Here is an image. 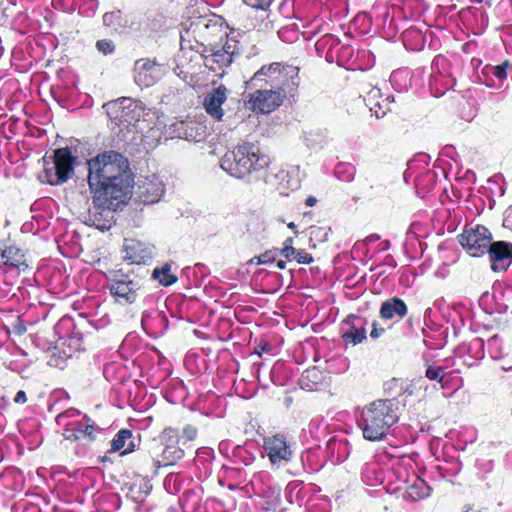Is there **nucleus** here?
<instances>
[{
  "label": "nucleus",
  "instance_id": "680f3d73",
  "mask_svg": "<svg viewBox=\"0 0 512 512\" xmlns=\"http://www.w3.org/2000/svg\"><path fill=\"white\" fill-rule=\"evenodd\" d=\"M504 222L507 225L512 226V206L506 210Z\"/></svg>",
  "mask_w": 512,
  "mask_h": 512
},
{
  "label": "nucleus",
  "instance_id": "a878e982",
  "mask_svg": "<svg viewBox=\"0 0 512 512\" xmlns=\"http://www.w3.org/2000/svg\"><path fill=\"white\" fill-rule=\"evenodd\" d=\"M3 264L8 269H18L19 271L28 268L25 253L18 247L10 245L1 250Z\"/></svg>",
  "mask_w": 512,
  "mask_h": 512
},
{
  "label": "nucleus",
  "instance_id": "a19ab883",
  "mask_svg": "<svg viewBox=\"0 0 512 512\" xmlns=\"http://www.w3.org/2000/svg\"><path fill=\"white\" fill-rule=\"evenodd\" d=\"M304 139L309 146L321 145L325 142L326 136L320 130L305 132Z\"/></svg>",
  "mask_w": 512,
  "mask_h": 512
},
{
  "label": "nucleus",
  "instance_id": "2f4dec72",
  "mask_svg": "<svg viewBox=\"0 0 512 512\" xmlns=\"http://www.w3.org/2000/svg\"><path fill=\"white\" fill-rule=\"evenodd\" d=\"M182 486V478L179 474L170 473L164 479V488L170 494H176Z\"/></svg>",
  "mask_w": 512,
  "mask_h": 512
},
{
  "label": "nucleus",
  "instance_id": "423d86ee",
  "mask_svg": "<svg viewBox=\"0 0 512 512\" xmlns=\"http://www.w3.org/2000/svg\"><path fill=\"white\" fill-rule=\"evenodd\" d=\"M263 450L272 468L279 469L287 465L292 457L291 443L283 434H274L263 439Z\"/></svg>",
  "mask_w": 512,
  "mask_h": 512
},
{
  "label": "nucleus",
  "instance_id": "37998d69",
  "mask_svg": "<svg viewBox=\"0 0 512 512\" xmlns=\"http://www.w3.org/2000/svg\"><path fill=\"white\" fill-rule=\"evenodd\" d=\"M511 66L509 61H504L500 65L490 67L488 73L492 74L499 81H503L507 78V69Z\"/></svg>",
  "mask_w": 512,
  "mask_h": 512
},
{
  "label": "nucleus",
  "instance_id": "f8f14e48",
  "mask_svg": "<svg viewBox=\"0 0 512 512\" xmlns=\"http://www.w3.org/2000/svg\"><path fill=\"white\" fill-rule=\"evenodd\" d=\"M284 98V93L281 91H276L274 88L263 89L260 87L250 96L248 103L255 112L270 113L282 104Z\"/></svg>",
  "mask_w": 512,
  "mask_h": 512
},
{
  "label": "nucleus",
  "instance_id": "9d476101",
  "mask_svg": "<svg viewBox=\"0 0 512 512\" xmlns=\"http://www.w3.org/2000/svg\"><path fill=\"white\" fill-rule=\"evenodd\" d=\"M160 443L163 446L160 458L155 463L164 466L174 465L183 458L184 450L179 447V433L177 429L165 428L159 436Z\"/></svg>",
  "mask_w": 512,
  "mask_h": 512
},
{
  "label": "nucleus",
  "instance_id": "ea45409f",
  "mask_svg": "<svg viewBox=\"0 0 512 512\" xmlns=\"http://www.w3.org/2000/svg\"><path fill=\"white\" fill-rule=\"evenodd\" d=\"M180 46L182 50L189 49L199 52L202 44L194 39L193 34H181Z\"/></svg>",
  "mask_w": 512,
  "mask_h": 512
},
{
  "label": "nucleus",
  "instance_id": "3c124183",
  "mask_svg": "<svg viewBox=\"0 0 512 512\" xmlns=\"http://www.w3.org/2000/svg\"><path fill=\"white\" fill-rule=\"evenodd\" d=\"M96 47L104 55L111 54L115 49L114 43L112 41L106 40V39L97 41Z\"/></svg>",
  "mask_w": 512,
  "mask_h": 512
},
{
  "label": "nucleus",
  "instance_id": "dca6fc26",
  "mask_svg": "<svg viewBox=\"0 0 512 512\" xmlns=\"http://www.w3.org/2000/svg\"><path fill=\"white\" fill-rule=\"evenodd\" d=\"M486 252L491 269L495 272L505 271L512 262V245L510 243L503 241L491 243Z\"/></svg>",
  "mask_w": 512,
  "mask_h": 512
},
{
  "label": "nucleus",
  "instance_id": "774afa93",
  "mask_svg": "<svg viewBox=\"0 0 512 512\" xmlns=\"http://www.w3.org/2000/svg\"><path fill=\"white\" fill-rule=\"evenodd\" d=\"M276 266H277V268H279V269H285V268H286V261H284V260H278V261L276 262Z\"/></svg>",
  "mask_w": 512,
  "mask_h": 512
},
{
  "label": "nucleus",
  "instance_id": "20e7f679",
  "mask_svg": "<svg viewBox=\"0 0 512 512\" xmlns=\"http://www.w3.org/2000/svg\"><path fill=\"white\" fill-rule=\"evenodd\" d=\"M111 122L118 127L120 131L134 126L144 114V108L140 101L132 98L122 97L103 105Z\"/></svg>",
  "mask_w": 512,
  "mask_h": 512
},
{
  "label": "nucleus",
  "instance_id": "79ce46f5",
  "mask_svg": "<svg viewBox=\"0 0 512 512\" xmlns=\"http://www.w3.org/2000/svg\"><path fill=\"white\" fill-rule=\"evenodd\" d=\"M425 375L430 380L443 383L444 377L446 375V368L442 366H429L426 369Z\"/></svg>",
  "mask_w": 512,
  "mask_h": 512
},
{
  "label": "nucleus",
  "instance_id": "aec40b11",
  "mask_svg": "<svg viewBox=\"0 0 512 512\" xmlns=\"http://www.w3.org/2000/svg\"><path fill=\"white\" fill-rule=\"evenodd\" d=\"M227 100V89L224 85L213 88L204 98L206 112L216 120H221L224 113L222 104Z\"/></svg>",
  "mask_w": 512,
  "mask_h": 512
},
{
  "label": "nucleus",
  "instance_id": "8fccbe9b",
  "mask_svg": "<svg viewBox=\"0 0 512 512\" xmlns=\"http://www.w3.org/2000/svg\"><path fill=\"white\" fill-rule=\"evenodd\" d=\"M278 256H279L278 249L266 251L257 257L258 263L259 264L273 263L276 261Z\"/></svg>",
  "mask_w": 512,
  "mask_h": 512
},
{
  "label": "nucleus",
  "instance_id": "603ef678",
  "mask_svg": "<svg viewBox=\"0 0 512 512\" xmlns=\"http://www.w3.org/2000/svg\"><path fill=\"white\" fill-rule=\"evenodd\" d=\"M293 260L299 264H310L313 261V257L305 250H296Z\"/></svg>",
  "mask_w": 512,
  "mask_h": 512
},
{
  "label": "nucleus",
  "instance_id": "393cba45",
  "mask_svg": "<svg viewBox=\"0 0 512 512\" xmlns=\"http://www.w3.org/2000/svg\"><path fill=\"white\" fill-rule=\"evenodd\" d=\"M226 28L227 24L221 16L211 15L210 17H197L186 30L187 32H202L203 30L221 32Z\"/></svg>",
  "mask_w": 512,
  "mask_h": 512
},
{
  "label": "nucleus",
  "instance_id": "5701e85b",
  "mask_svg": "<svg viewBox=\"0 0 512 512\" xmlns=\"http://www.w3.org/2000/svg\"><path fill=\"white\" fill-rule=\"evenodd\" d=\"M139 441V436H134L131 430L121 429L111 441L109 452H120L121 455L132 453Z\"/></svg>",
  "mask_w": 512,
  "mask_h": 512
},
{
  "label": "nucleus",
  "instance_id": "f704fd0d",
  "mask_svg": "<svg viewBox=\"0 0 512 512\" xmlns=\"http://www.w3.org/2000/svg\"><path fill=\"white\" fill-rule=\"evenodd\" d=\"M271 481V475L268 472L260 471L253 475L251 479L252 486L257 489L260 493L265 492V485Z\"/></svg>",
  "mask_w": 512,
  "mask_h": 512
},
{
  "label": "nucleus",
  "instance_id": "4be33fe9",
  "mask_svg": "<svg viewBox=\"0 0 512 512\" xmlns=\"http://www.w3.org/2000/svg\"><path fill=\"white\" fill-rule=\"evenodd\" d=\"M299 69L298 67L285 64L278 76V81L274 85L276 91L284 93V97L287 95H293L299 84Z\"/></svg>",
  "mask_w": 512,
  "mask_h": 512
},
{
  "label": "nucleus",
  "instance_id": "49530a36",
  "mask_svg": "<svg viewBox=\"0 0 512 512\" xmlns=\"http://www.w3.org/2000/svg\"><path fill=\"white\" fill-rule=\"evenodd\" d=\"M388 100H389V97H386L385 99L382 100V102L376 101L373 104V106H370L369 109H370V111H372L375 114L376 118H381L386 114L387 110L389 109L387 107Z\"/></svg>",
  "mask_w": 512,
  "mask_h": 512
},
{
  "label": "nucleus",
  "instance_id": "c85d7f7f",
  "mask_svg": "<svg viewBox=\"0 0 512 512\" xmlns=\"http://www.w3.org/2000/svg\"><path fill=\"white\" fill-rule=\"evenodd\" d=\"M232 61L233 58L223 52L220 48L213 49L210 57L207 59V62L210 63V68L213 70H216V67H214L213 64H217L219 69H221L223 67L230 66Z\"/></svg>",
  "mask_w": 512,
  "mask_h": 512
},
{
  "label": "nucleus",
  "instance_id": "4468645a",
  "mask_svg": "<svg viewBox=\"0 0 512 512\" xmlns=\"http://www.w3.org/2000/svg\"><path fill=\"white\" fill-rule=\"evenodd\" d=\"M162 75V67L149 59H139L134 64V81L140 87L153 86Z\"/></svg>",
  "mask_w": 512,
  "mask_h": 512
},
{
  "label": "nucleus",
  "instance_id": "7ed1b4c3",
  "mask_svg": "<svg viewBox=\"0 0 512 512\" xmlns=\"http://www.w3.org/2000/svg\"><path fill=\"white\" fill-rule=\"evenodd\" d=\"M396 399H378L365 405L360 414L358 426L368 441H381L399 420Z\"/></svg>",
  "mask_w": 512,
  "mask_h": 512
},
{
  "label": "nucleus",
  "instance_id": "9b49d317",
  "mask_svg": "<svg viewBox=\"0 0 512 512\" xmlns=\"http://www.w3.org/2000/svg\"><path fill=\"white\" fill-rule=\"evenodd\" d=\"M261 180L282 196H286L290 191L300 187V180L296 175L283 169H271L270 166L266 169V174L262 175Z\"/></svg>",
  "mask_w": 512,
  "mask_h": 512
},
{
  "label": "nucleus",
  "instance_id": "bf43d9fd",
  "mask_svg": "<svg viewBox=\"0 0 512 512\" xmlns=\"http://www.w3.org/2000/svg\"><path fill=\"white\" fill-rule=\"evenodd\" d=\"M230 442L227 440L221 441L218 445V450L223 455H228L229 449H230Z\"/></svg>",
  "mask_w": 512,
  "mask_h": 512
},
{
  "label": "nucleus",
  "instance_id": "f03ea898",
  "mask_svg": "<svg viewBox=\"0 0 512 512\" xmlns=\"http://www.w3.org/2000/svg\"><path fill=\"white\" fill-rule=\"evenodd\" d=\"M270 165V158L252 143H243L228 151L221 158L220 166L235 178L249 177V181L261 180Z\"/></svg>",
  "mask_w": 512,
  "mask_h": 512
},
{
  "label": "nucleus",
  "instance_id": "c756f323",
  "mask_svg": "<svg viewBox=\"0 0 512 512\" xmlns=\"http://www.w3.org/2000/svg\"><path fill=\"white\" fill-rule=\"evenodd\" d=\"M356 174V168L351 163H338L334 169V175L337 179L344 182H352Z\"/></svg>",
  "mask_w": 512,
  "mask_h": 512
},
{
  "label": "nucleus",
  "instance_id": "58836bf2",
  "mask_svg": "<svg viewBox=\"0 0 512 512\" xmlns=\"http://www.w3.org/2000/svg\"><path fill=\"white\" fill-rule=\"evenodd\" d=\"M409 494L415 500L425 498L430 495V487L427 486L423 481H419L410 487Z\"/></svg>",
  "mask_w": 512,
  "mask_h": 512
},
{
  "label": "nucleus",
  "instance_id": "b1692460",
  "mask_svg": "<svg viewBox=\"0 0 512 512\" xmlns=\"http://www.w3.org/2000/svg\"><path fill=\"white\" fill-rule=\"evenodd\" d=\"M408 312L405 302L398 298L392 297L381 304L379 315L383 320H401Z\"/></svg>",
  "mask_w": 512,
  "mask_h": 512
},
{
  "label": "nucleus",
  "instance_id": "f3484780",
  "mask_svg": "<svg viewBox=\"0 0 512 512\" xmlns=\"http://www.w3.org/2000/svg\"><path fill=\"white\" fill-rule=\"evenodd\" d=\"M155 247L138 240H126L124 245V259L131 264H145L152 260Z\"/></svg>",
  "mask_w": 512,
  "mask_h": 512
},
{
  "label": "nucleus",
  "instance_id": "5fc2aeb1",
  "mask_svg": "<svg viewBox=\"0 0 512 512\" xmlns=\"http://www.w3.org/2000/svg\"><path fill=\"white\" fill-rule=\"evenodd\" d=\"M296 250L292 245H285L283 248L278 249L279 255L285 257L288 260H293Z\"/></svg>",
  "mask_w": 512,
  "mask_h": 512
},
{
  "label": "nucleus",
  "instance_id": "4d7b16f0",
  "mask_svg": "<svg viewBox=\"0 0 512 512\" xmlns=\"http://www.w3.org/2000/svg\"><path fill=\"white\" fill-rule=\"evenodd\" d=\"M85 6H87V8H83L80 12L86 13L87 15L89 13L93 14L98 6V1L97 0H89V1H87Z\"/></svg>",
  "mask_w": 512,
  "mask_h": 512
},
{
  "label": "nucleus",
  "instance_id": "72a5a7b5",
  "mask_svg": "<svg viewBox=\"0 0 512 512\" xmlns=\"http://www.w3.org/2000/svg\"><path fill=\"white\" fill-rule=\"evenodd\" d=\"M370 18L366 13H358L350 22L349 30H360V32H367Z\"/></svg>",
  "mask_w": 512,
  "mask_h": 512
},
{
  "label": "nucleus",
  "instance_id": "69168bd1",
  "mask_svg": "<svg viewBox=\"0 0 512 512\" xmlns=\"http://www.w3.org/2000/svg\"><path fill=\"white\" fill-rule=\"evenodd\" d=\"M497 342H498V337H497V335H495V336L491 337L490 339H488L487 344L489 347H492V346L496 345Z\"/></svg>",
  "mask_w": 512,
  "mask_h": 512
},
{
  "label": "nucleus",
  "instance_id": "2eb2a0df",
  "mask_svg": "<svg viewBox=\"0 0 512 512\" xmlns=\"http://www.w3.org/2000/svg\"><path fill=\"white\" fill-rule=\"evenodd\" d=\"M367 320L356 315H349L342 323L341 337L346 344L357 345L367 338Z\"/></svg>",
  "mask_w": 512,
  "mask_h": 512
},
{
  "label": "nucleus",
  "instance_id": "0e129e2a",
  "mask_svg": "<svg viewBox=\"0 0 512 512\" xmlns=\"http://www.w3.org/2000/svg\"><path fill=\"white\" fill-rule=\"evenodd\" d=\"M317 202L316 198L313 197V196H309L307 199H306V205L309 206V207H312L315 205V203Z\"/></svg>",
  "mask_w": 512,
  "mask_h": 512
},
{
  "label": "nucleus",
  "instance_id": "a211bd4d",
  "mask_svg": "<svg viewBox=\"0 0 512 512\" xmlns=\"http://www.w3.org/2000/svg\"><path fill=\"white\" fill-rule=\"evenodd\" d=\"M75 158L72 156L70 149L61 148L55 151L54 166L55 179H50L51 184L62 183L68 180L70 173L73 171V163Z\"/></svg>",
  "mask_w": 512,
  "mask_h": 512
},
{
  "label": "nucleus",
  "instance_id": "de8ad7c7",
  "mask_svg": "<svg viewBox=\"0 0 512 512\" xmlns=\"http://www.w3.org/2000/svg\"><path fill=\"white\" fill-rule=\"evenodd\" d=\"M75 416H80V412L75 409H68V410L64 411L63 413H60L56 417V422L59 425H63L65 427V424L69 423L68 420L74 418ZM71 422L72 421H70V423Z\"/></svg>",
  "mask_w": 512,
  "mask_h": 512
},
{
  "label": "nucleus",
  "instance_id": "e2e57ef3",
  "mask_svg": "<svg viewBox=\"0 0 512 512\" xmlns=\"http://www.w3.org/2000/svg\"><path fill=\"white\" fill-rule=\"evenodd\" d=\"M285 35L286 36H290V37H282L281 38L285 42L292 43V42H295L297 40L296 34H285Z\"/></svg>",
  "mask_w": 512,
  "mask_h": 512
},
{
  "label": "nucleus",
  "instance_id": "338daca9",
  "mask_svg": "<svg viewBox=\"0 0 512 512\" xmlns=\"http://www.w3.org/2000/svg\"><path fill=\"white\" fill-rule=\"evenodd\" d=\"M404 72L401 71H394L391 74V81H395L398 77H400Z\"/></svg>",
  "mask_w": 512,
  "mask_h": 512
},
{
  "label": "nucleus",
  "instance_id": "864d4df0",
  "mask_svg": "<svg viewBox=\"0 0 512 512\" xmlns=\"http://www.w3.org/2000/svg\"><path fill=\"white\" fill-rule=\"evenodd\" d=\"M381 92L379 88L373 87L368 93L367 96L364 98V100L367 102V106L370 108V106H373L376 100L381 98Z\"/></svg>",
  "mask_w": 512,
  "mask_h": 512
},
{
  "label": "nucleus",
  "instance_id": "473e14b6",
  "mask_svg": "<svg viewBox=\"0 0 512 512\" xmlns=\"http://www.w3.org/2000/svg\"><path fill=\"white\" fill-rule=\"evenodd\" d=\"M122 15L120 11H113L105 13L103 16V22L106 28L117 30L122 27Z\"/></svg>",
  "mask_w": 512,
  "mask_h": 512
},
{
  "label": "nucleus",
  "instance_id": "4c0bfd02",
  "mask_svg": "<svg viewBox=\"0 0 512 512\" xmlns=\"http://www.w3.org/2000/svg\"><path fill=\"white\" fill-rule=\"evenodd\" d=\"M220 49L233 58L234 55L239 53L238 40L234 36L230 37L229 34H226L225 41Z\"/></svg>",
  "mask_w": 512,
  "mask_h": 512
},
{
  "label": "nucleus",
  "instance_id": "052dcab7",
  "mask_svg": "<svg viewBox=\"0 0 512 512\" xmlns=\"http://www.w3.org/2000/svg\"><path fill=\"white\" fill-rule=\"evenodd\" d=\"M27 401L26 393L22 390L18 391L14 397V402L18 404H23Z\"/></svg>",
  "mask_w": 512,
  "mask_h": 512
},
{
  "label": "nucleus",
  "instance_id": "09e8293b",
  "mask_svg": "<svg viewBox=\"0 0 512 512\" xmlns=\"http://www.w3.org/2000/svg\"><path fill=\"white\" fill-rule=\"evenodd\" d=\"M273 1L274 0H243V2L247 6H250L251 8L256 9V10H263V11L268 10Z\"/></svg>",
  "mask_w": 512,
  "mask_h": 512
},
{
  "label": "nucleus",
  "instance_id": "bb28decb",
  "mask_svg": "<svg viewBox=\"0 0 512 512\" xmlns=\"http://www.w3.org/2000/svg\"><path fill=\"white\" fill-rule=\"evenodd\" d=\"M437 176L432 170H426L415 178V189L420 197H425L433 190Z\"/></svg>",
  "mask_w": 512,
  "mask_h": 512
},
{
  "label": "nucleus",
  "instance_id": "a18cd8bd",
  "mask_svg": "<svg viewBox=\"0 0 512 512\" xmlns=\"http://www.w3.org/2000/svg\"><path fill=\"white\" fill-rule=\"evenodd\" d=\"M317 4V0H294V12L302 16L306 10H309Z\"/></svg>",
  "mask_w": 512,
  "mask_h": 512
},
{
  "label": "nucleus",
  "instance_id": "13d9d810",
  "mask_svg": "<svg viewBox=\"0 0 512 512\" xmlns=\"http://www.w3.org/2000/svg\"><path fill=\"white\" fill-rule=\"evenodd\" d=\"M384 332H385V329L382 327H378L377 323L375 321L372 323V330L370 332V337L372 339L379 338Z\"/></svg>",
  "mask_w": 512,
  "mask_h": 512
},
{
  "label": "nucleus",
  "instance_id": "ddd939ff",
  "mask_svg": "<svg viewBox=\"0 0 512 512\" xmlns=\"http://www.w3.org/2000/svg\"><path fill=\"white\" fill-rule=\"evenodd\" d=\"M165 192V185L157 174L143 177L138 182V198L144 204L158 202Z\"/></svg>",
  "mask_w": 512,
  "mask_h": 512
},
{
  "label": "nucleus",
  "instance_id": "1a4fd4ad",
  "mask_svg": "<svg viewBox=\"0 0 512 512\" xmlns=\"http://www.w3.org/2000/svg\"><path fill=\"white\" fill-rule=\"evenodd\" d=\"M100 428L87 416L79 421L65 424L63 436L66 440L78 442L81 446H87L95 440Z\"/></svg>",
  "mask_w": 512,
  "mask_h": 512
},
{
  "label": "nucleus",
  "instance_id": "6e6552de",
  "mask_svg": "<svg viewBox=\"0 0 512 512\" xmlns=\"http://www.w3.org/2000/svg\"><path fill=\"white\" fill-rule=\"evenodd\" d=\"M459 241L471 256L478 257L486 253L490 247L491 234L486 227L477 225L474 228L466 229L459 236Z\"/></svg>",
  "mask_w": 512,
  "mask_h": 512
},
{
  "label": "nucleus",
  "instance_id": "c03bdc74",
  "mask_svg": "<svg viewBox=\"0 0 512 512\" xmlns=\"http://www.w3.org/2000/svg\"><path fill=\"white\" fill-rule=\"evenodd\" d=\"M384 389L387 394L393 396L395 399L396 395H399L403 391L402 382L399 379H391L384 384Z\"/></svg>",
  "mask_w": 512,
  "mask_h": 512
},
{
  "label": "nucleus",
  "instance_id": "0eeeda50",
  "mask_svg": "<svg viewBox=\"0 0 512 512\" xmlns=\"http://www.w3.org/2000/svg\"><path fill=\"white\" fill-rule=\"evenodd\" d=\"M432 70L429 87L433 96L440 97L456 82L451 63L446 57L438 55L432 62Z\"/></svg>",
  "mask_w": 512,
  "mask_h": 512
},
{
  "label": "nucleus",
  "instance_id": "cd10ccee",
  "mask_svg": "<svg viewBox=\"0 0 512 512\" xmlns=\"http://www.w3.org/2000/svg\"><path fill=\"white\" fill-rule=\"evenodd\" d=\"M171 263H165L153 270L152 278L163 286H170L177 281V276L171 273Z\"/></svg>",
  "mask_w": 512,
  "mask_h": 512
},
{
  "label": "nucleus",
  "instance_id": "f257e3e1",
  "mask_svg": "<svg viewBox=\"0 0 512 512\" xmlns=\"http://www.w3.org/2000/svg\"><path fill=\"white\" fill-rule=\"evenodd\" d=\"M88 183L93 193L90 220L101 229L109 225L101 219L112 215L120 202L127 199L131 186L128 160L116 151H105L88 161Z\"/></svg>",
  "mask_w": 512,
  "mask_h": 512
},
{
  "label": "nucleus",
  "instance_id": "c9c22d12",
  "mask_svg": "<svg viewBox=\"0 0 512 512\" xmlns=\"http://www.w3.org/2000/svg\"><path fill=\"white\" fill-rule=\"evenodd\" d=\"M232 455L236 461L243 463L245 466L251 465L255 460V457L252 453L248 452L247 449L240 446H237L233 449Z\"/></svg>",
  "mask_w": 512,
  "mask_h": 512
},
{
  "label": "nucleus",
  "instance_id": "6e6d98bb",
  "mask_svg": "<svg viewBox=\"0 0 512 512\" xmlns=\"http://www.w3.org/2000/svg\"><path fill=\"white\" fill-rule=\"evenodd\" d=\"M197 428L192 425H186L183 429V435L189 441H193L197 437Z\"/></svg>",
  "mask_w": 512,
  "mask_h": 512
},
{
  "label": "nucleus",
  "instance_id": "39448f33",
  "mask_svg": "<svg viewBox=\"0 0 512 512\" xmlns=\"http://www.w3.org/2000/svg\"><path fill=\"white\" fill-rule=\"evenodd\" d=\"M109 291L120 304H132L141 289L140 279L133 274H125L121 270L110 271L108 276Z\"/></svg>",
  "mask_w": 512,
  "mask_h": 512
},
{
  "label": "nucleus",
  "instance_id": "7c9ffc66",
  "mask_svg": "<svg viewBox=\"0 0 512 512\" xmlns=\"http://www.w3.org/2000/svg\"><path fill=\"white\" fill-rule=\"evenodd\" d=\"M402 43L407 50L419 51L423 49L425 36L423 34H401Z\"/></svg>",
  "mask_w": 512,
  "mask_h": 512
},
{
  "label": "nucleus",
  "instance_id": "412c9836",
  "mask_svg": "<svg viewBox=\"0 0 512 512\" xmlns=\"http://www.w3.org/2000/svg\"><path fill=\"white\" fill-rule=\"evenodd\" d=\"M285 64L280 62H274L270 65L262 66L253 77L247 82V86L249 87H263L262 82L269 85L271 88H274L276 82L278 81V76L281 73Z\"/></svg>",
  "mask_w": 512,
  "mask_h": 512
},
{
  "label": "nucleus",
  "instance_id": "6ab92c4d",
  "mask_svg": "<svg viewBox=\"0 0 512 512\" xmlns=\"http://www.w3.org/2000/svg\"><path fill=\"white\" fill-rule=\"evenodd\" d=\"M425 228L419 222L412 223L407 232L404 242L405 253L411 258L420 257L423 254L426 243L421 241L425 236Z\"/></svg>",
  "mask_w": 512,
  "mask_h": 512
},
{
  "label": "nucleus",
  "instance_id": "e433bc0d",
  "mask_svg": "<svg viewBox=\"0 0 512 512\" xmlns=\"http://www.w3.org/2000/svg\"><path fill=\"white\" fill-rule=\"evenodd\" d=\"M339 40L333 34H324L320 39L317 40L315 47L317 50H323L326 47L330 51H333L339 44Z\"/></svg>",
  "mask_w": 512,
  "mask_h": 512
}]
</instances>
